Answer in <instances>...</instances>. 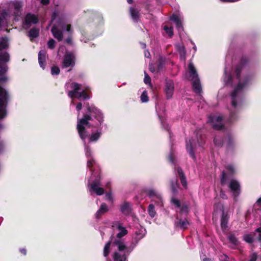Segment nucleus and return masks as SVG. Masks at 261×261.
Segmentation results:
<instances>
[{
  "label": "nucleus",
  "mask_w": 261,
  "mask_h": 261,
  "mask_svg": "<svg viewBox=\"0 0 261 261\" xmlns=\"http://www.w3.org/2000/svg\"><path fill=\"white\" fill-rule=\"evenodd\" d=\"M229 188L233 193L235 196H238L240 194V185L237 180L234 179L231 180L229 183Z\"/></svg>",
  "instance_id": "ddd939ff"
},
{
  "label": "nucleus",
  "mask_w": 261,
  "mask_h": 261,
  "mask_svg": "<svg viewBox=\"0 0 261 261\" xmlns=\"http://www.w3.org/2000/svg\"><path fill=\"white\" fill-rule=\"evenodd\" d=\"M226 168L229 171V175L230 176L233 175L234 174V169L233 167V166L231 165H229L227 166H226Z\"/></svg>",
  "instance_id": "3c124183"
},
{
  "label": "nucleus",
  "mask_w": 261,
  "mask_h": 261,
  "mask_svg": "<svg viewBox=\"0 0 261 261\" xmlns=\"http://www.w3.org/2000/svg\"><path fill=\"white\" fill-rule=\"evenodd\" d=\"M235 142L232 138V137L230 135L228 136V142L227 144V148L229 149H232L234 147Z\"/></svg>",
  "instance_id": "2f4dec72"
},
{
  "label": "nucleus",
  "mask_w": 261,
  "mask_h": 261,
  "mask_svg": "<svg viewBox=\"0 0 261 261\" xmlns=\"http://www.w3.org/2000/svg\"><path fill=\"white\" fill-rule=\"evenodd\" d=\"M114 237L112 236L111 237V240L109 241L105 245L103 248V254L105 257H107L110 251V247L112 243H113Z\"/></svg>",
  "instance_id": "4be33fe9"
},
{
  "label": "nucleus",
  "mask_w": 261,
  "mask_h": 261,
  "mask_svg": "<svg viewBox=\"0 0 261 261\" xmlns=\"http://www.w3.org/2000/svg\"><path fill=\"white\" fill-rule=\"evenodd\" d=\"M180 208V212L181 213H185L188 214L189 213V206L186 204H183Z\"/></svg>",
  "instance_id": "79ce46f5"
},
{
  "label": "nucleus",
  "mask_w": 261,
  "mask_h": 261,
  "mask_svg": "<svg viewBox=\"0 0 261 261\" xmlns=\"http://www.w3.org/2000/svg\"><path fill=\"white\" fill-rule=\"evenodd\" d=\"M165 65V60L163 57H160L158 60V65L156 68V72H160L163 70Z\"/></svg>",
  "instance_id": "5701e85b"
},
{
  "label": "nucleus",
  "mask_w": 261,
  "mask_h": 261,
  "mask_svg": "<svg viewBox=\"0 0 261 261\" xmlns=\"http://www.w3.org/2000/svg\"><path fill=\"white\" fill-rule=\"evenodd\" d=\"M189 225L190 223L186 219L184 220L180 219L175 222V225L176 227L182 229L183 230L187 229L188 226Z\"/></svg>",
  "instance_id": "aec40b11"
},
{
  "label": "nucleus",
  "mask_w": 261,
  "mask_h": 261,
  "mask_svg": "<svg viewBox=\"0 0 261 261\" xmlns=\"http://www.w3.org/2000/svg\"><path fill=\"white\" fill-rule=\"evenodd\" d=\"M171 21H173L175 23L178 22V21L180 20L179 17L175 14H173L170 18Z\"/></svg>",
  "instance_id": "603ef678"
},
{
  "label": "nucleus",
  "mask_w": 261,
  "mask_h": 261,
  "mask_svg": "<svg viewBox=\"0 0 261 261\" xmlns=\"http://www.w3.org/2000/svg\"><path fill=\"white\" fill-rule=\"evenodd\" d=\"M100 170L98 169L96 172H93L92 175L94 176L95 178L93 181L91 182L90 181H88V186L89 187L90 191H93L97 195H102L105 193L103 188L99 187L101 185V176H100Z\"/></svg>",
  "instance_id": "f03ea898"
},
{
  "label": "nucleus",
  "mask_w": 261,
  "mask_h": 261,
  "mask_svg": "<svg viewBox=\"0 0 261 261\" xmlns=\"http://www.w3.org/2000/svg\"><path fill=\"white\" fill-rule=\"evenodd\" d=\"M39 35V30L36 28H32L28 32V36L33 38H37Z\"/></svg>",
  "instance_id": "cd10ccee"
},
{
  "label": "nucleus",
  "mask_w": 261,
  "mask_h": 261,
  "mask_svg": "<svg viewBox=\"0 0 261 261\" xmlns=\"http://www.w3.org/2000/svg\"><path fill=\"white\" fill-rule=\"evenodd\" d=\"M214 144L219 147H221L224 144V137L217 136L214 139Z\"/></svg>",
  "instance_id": "c756f323"
},
{
  "label": "nucleus",
  "mask_w": 261,
  "mask_h": 261,
  "mask_svg": "<svg viewBox=\"0 0 261 261\" xmlns=\"http://www.w3.org/2000/svg\"><path fill=\"white\" fill-rule=\"evenodd\" d=\"M140 11V10L132 7L129 8V14L132 19L135 22H138L140 19L141 16Z\"/></svg>",
  "instance_id": "dca6fc26"
},
{
  "label": "nucleus",
  "mask_w": 261,
  "mask_h": 261,
  "mask_svg": "<svg viewBox=\"0 0 261 261\" xmlns=\"http://www.w3.org/2000/svg\"><path fill=\"white\" fill-rule=\"evenodd\" d=\"M94 163V161L93 159H90L87 161V167L89 168L91 172V173L92 174L93 172H96L97 170L96 169H94V170L92 169V167L93 165V163Z\"/></svg>",
  "instance_id": "ea45409f"
},
{
  "label": "nucleus",
  "mask_w": 261,
  "mask_h": 261,
  "mask_svg": "<svg viewBox=\"0 0 261 261\" xmlns=\"http://www.w3.org/2000/svg\"><path fill=\"white\" fill-rule=\"evenodd\" d=\"M176 24V28L178 29H179L180 28H182V23H181V21L180 20H178V22H176L175 23Z\"/></svg>",
  "instance_id": "774afa93"
},
{
  "label": "nucleus",
  "mask_w": 261,
  "mask_h": 261,
  "mask_svg": "<svg viewBox=\"0 0 261 261\" xmlns=\"http://www.w3.org/2000/svg\"><path fill=\"white\" fill-rule=\"evenodd\" d=\"M101 136V133L97 131L92 133L89 137V141L90 142H96Z\"/></svg>",
  "instance_id": "c85d7f7f"
},
{
  "label": "nucleus",
  "mask_w": 261,
  "mask_h": 261,
  "mask_svg": "<svg viewBox=\"0 0 261 261\" xmlns=\"http://www.w3.org/2000/svg\"><path fill=\"white\" fill-rule=\"evenodd\" d=\"M82 109V103L81 102H78L76 106V110L77 111L80 112Z\"/></svg>",
  "instance_id": "338daca9"
},
{
  "label": "nucleus",
  "mask_w": 261,
  "mask_h": 261,
  "mask_svg": "<svg viewBox=\"0 0 261 261\" xmlns=\"http://www.w3.org/2000/svg\"><path fill=\"white\" fill-rule=\"evenodd\" d=\"M60 70L59 67L54 65L51 69V72L53 75H58L60 73Z\"/></svg>",
  "instance_id": "37998d69"
},
{
  "label": "nucleus",
  "mask_w": 261,
  "mask_h": 261,
  "mask_svg": "<svg viewBox=\"0 0 261 261\" xmlns=\"http://www.w3.org/2000/svg\"><path fill=\"white\" fill-rule=\"evenodd\" d=\"M56 42L53 39H50L47 42L48 47L53 49L55 47Z\"/></svg>",
  "instance_id": "09e8293b"
},
{
  "label": "nucleus",
  "mask_w": 261,
  "mask_h": 261,
  "mask_svg": "<svg viewBox=\"0 0 261 261\" xmlns=\"http://www.w3.org/2000/svg\"><path fill=\"white\" fill-rule=\"evenodd\" d=\"M91 151L90 148L87 146L86 148V155L87 158H89L91 156Z\"/></svg>",
  "instance_id": "69168bd1"
},
{
  "label": "nucleus",
  "mask_w": 261,
  "mask_h": 261,
  "mask_svg": "<svg viewBox=\"0 0 261 261\" xmlns=\"http://www.w3.org/2000/svg\"><path fill=\"white\" fill-rule=\"evenodd\" d=\"M243 67L241 66L240 65L237 64L235 67V74L236 77L237 79L239 80L241 77V74L242 72V71L243 70Z\"/></svg>",
  "instance_id": "c9c22d12"
},
{
  "label": "nucleus",
  "mask_w": 261,
  "mask_h": 261,
  "mask_svg": "<svg viewBox=\"0 0 261 261\" xmlns=\"http://www.w3.org/2000/svg\"><path fill=\"white\" fill-rule=\"evenodd\" d=\"M7 66L1 65L0 63V75H3L7 72Z\"/></svg>",
  "instance_id": "5fc2aeb1"
},
{
  "label": "nucleus",
  "mask_w": 261,
  "mask_h": 261,
  "mask_svg": "<svg viewBox=\"0 0 261 261\" xmlns=\"http://www.w3.org/2000/svg\"><path fill=\"white\" fill-rule=\"evenodd\" d=\"M140 98L142 102H147L149 101V97L146 91H144L142 92Z\"/></svg>",
  "instance_id": "58836bf2"
},
{
  "label": "nucleus",
  "mask_w": 261,
  "mask_h": 261,
  "mask_svg": "<svg viewBox=\"0 0 261 261\" xmlns=\"http://www.w3.org/2000/svg\"><path fill=\"white\" fill-rule=\"evenodd\" d=\"M176 171L178 174V176L180 180L181 184L182 186L186 188L187 187V181L186 176L181 169L180 167H177L176 168Z\"/></svg>",
  "instance_id": "4468645a"
},
{
  "label": "nucleus",
  "mask_w": 261,
  "mask_h": 261,
  "mask_svg": "<svg viewBox=\"0 0 261 261\" xmlns=\"http://www.w3.org/2000/svg\"><path fill=\"white\" fill-rule=\"evenodd\" d=\"M10 60V56L7 52L0 54V63L2 62H8Z\"/></svg>",
  "instance_id": "7c9ffc66"
},
{
  "label": "nucleus",
  "mask_w": 261,
  "mask_h": 261,
  "mask_svg": "<svg viewBox=\"0 0 261 261\" xmlns=\"http://www.w3.org/2000/svg\"><path fill=\"white\" fill-rule=\"evenodd\" d=\"M227 239L229 243L235 246H237L239 244V241L235 234L232 232H229L227 236Z\"/></svg>",
  "instance_id": "b1692460"
},
{
  "label": "nucleus",
  "mask_w": 261,
  "mask_h": 261,
  "mask_svg": "<svg viewBox=\"0 0 261 261\" xmlns=\"http://www.w3.org/2000/svg\"><path fill=\"white\" fill-rule=\"evenodd\" d=\"M192 81V88L193 91L196 94H200L202 92V88L200 79H196Z\"/></svg>",
  "instance_id": "412c9836"
},
{
  "label": "nucleus",
  "mask_w": 261,
  "mask_h": 261,
  "mask_svg": "<svg viewBox=\"0 0 261 261\" xmlns=\"http://www.w3.org/2000/svg\"><path fill=\"white\" fill-rule=\"evenodd\" d=\"M113 244L117 246L118 247V250L119 252H122L124 251V252H125L126 254L127 253L126 251L127 250H129V249L127 247V246L124 244V243L119 239H113Z\"/></svg>",
  "instance_id": "2eb2a0df"
},
{
  "label": "nucleus",
  "mask_w": 261,
  "mask_h": 261,
  "mask_svg": "<svg viewBox=\"0 0 261 261\" xmlns=\"http://www.w3.org/2000/svg\"><path fill=\"white\" fill-rule=\"evenodd\" d=\"M237 116L234 111H230L229 112V116L227 121L229 123H232L233 121L237 120Z\"/></svg>",
  "instance_id": "72a5a7b5"
},
{
  "label": "nucleus",
  "mask_w": 261,
  "mask_h": 261,
  "mask_svg": "<svg viewBox=\"0 0 261 261\" xmlns=\"http://www.w3.org/2000/svg\"><path fill=\"white\" fill-rule=\"evenodd\" d=\"M91 93L89 88L87 87L85 89L83 90L81 92L76 95L74 98H77L79 100H88L91 98L90 94Z\"/></svg>",
  "instance_id": "1a4fd4ad"
},
{
  "label": "nucleus",
  "mask_w": 261,
  "mask_h": 261,
  "mask_svg": "<svg viewBox=\"0 0 261 261\" xmlns=\"http://www.w3.org/2000/svg\"><path fill=\"white\" fill-rule=\"evenodd\" d=\"M148 213L151 218H154L156 215L154 205L153 204H150L148 207Z\"/></svg>",
  "instance_id": "f704fd0d"
},
{
  "label": "nucleus",
  "mask_w": 261,
  "mask_h": 261,
  "mask_svg": "<svg viewBox=\"0 0 261 261\" xmlns=\"http://www.w3.org/2000/svg\"><path fill=\"white\" fill-rule=\"evenodd\" d=\"M164 30L166 32L169 37L171 38L173 35V28L172 27H169L168 25H165L163 27Z\"/></svg>",
  "instance_id": "e433bc0d"
},
{
  "label": "nucleus",
  "mask_w": 261,
  "mask_h": 261,
  "mask_svg": "<svg viewBox=\"0 0 261 261\" xmlns=\"http://www.w3.org/2000/svg\"><path fill=\"white\" fill-rule=\"evenodd\" d=\"M9 95L6 89L0 86V119H3L6 117L7 107Z\"/></svg>",
  "instance_id": "7ed1b4c3"
},
{
  "label": "nucleus",
  "mask_w": 261,
  "mask_h": 261,
  "mask_svg": "<svg viewBox=\"0 0 261 261\" xmlns=\"http://www.w3.org/2000/svg\"><path fill=\"white\" fill-rule=\"evenodd\" d=\"M39 22L38 17L35 14L31 13H27L23 21L22 25L25 29L30 28L31 26V24H37Z\"/></svg>",
  "instance_id": "39448f33"
},
{
  "label": "nucleus",
  "mask_w": 261,
  "mask_h": 261,
  "mask_svg": "<svg viewBox=\"0 0 261 261\" xmlns=\"http://www.w3.org/2000/svg\"><path fill=\"white\" fill-rule=\"evenodd\" d=\"M188 68L189 80L193 81L199 79L197 70L193 63H189L188 65Z\"/></svg>",
  "instance_id": "9b49d317"
},
{
  "label": "nucleus",
  "mask_w": 261,
  "mask_h": 261,
  "mask_svg": "<svg viewBox=\"0 0 261 261\" xmlns=\"http://www.w3.org/2000/svg\"><path fill=\"white\" fill-rule=\"evenodd\" d=\"M5 149V143L3 140H0V154L3 153Z\"/></svg>",
  "instance_id": "13d9d810"
},
{
  "label": "nucleus",
  "mask_w": 261,
  "mask_h": 261,
  "mask_svg": "<svg viewBox=\"0 0 261 261\" xmlns=\"http://www.w3.org/2000/svg\"><path fill=\"white\" fill-rule=\"evenodd\" d=\"M151 78L148 75V74L146 72H145V77L144 79V82L146 84H150L151 83Z\"/></svg>",
  "instance_id": "6e6d98bb"
},
{
  "label": "nucleus",
  "mask_w": 261,
  "mask_h": 261,
  "mask_svg": "<svg viewBox=\"0 0 261 261\" xmlns=\"http://www.w3.org/2000/svg\"><path fill=\"white\" fill-rule=\"evenodd\" d=\"M109 211V208L105 203H102L98 210L95 214V218L97 219H99L101 217Z\"/></svg>",
  "instance_id": "f3484780"
},
{
  "label": "nucleus",
  "mask_w": 261,
  "mask_h": 261,
  "mask_svg": "<svg viewBox=\"0 0 261 261\" xmlns=\"http://www.w3.org/2000/svg\"><path fill=\"white\" fill-rule=\"evenodd\" d=\"M228 180V177L225 171H223L221 173V184L222 185H224Z\"/></svg>",
  "instance_id": "4c0bfd02"
},
{
  "label": "nucleus",
  "mask_w": 261,
  "mask_h": 261,
  "mask_svg": "<svg viewBox=\"0 0 261 261\" xmlns=\"http://www.w3.org/2000/svg\"><path fill=\"white\" fill-rule=\"evenodd\" d=\"M121 211L125 215L129 214L131 212V208L128 202H124L121 206Z\"/></svg>",
  "instance_id": "bb28decb"
},
{
  "label": "nucleus",
  "mask_w": 261,
  "mask_h": 261,
  "mask_svg": "<svg viewBox=\"0 0 261 261\" xmlns=\"http://www.w3.org/2000/svg\"><path fill=\"white\" fill-rule=\"evenodd\" d=\"M224 81L225 85H231L232 84V77L230 73H227L225 72Z\"/></svg>",
  "instance_id": "473e14b6"
},
{
  "label": "nucleus",
  "mask_w": 261,
  "mask_h": 261,
  "mask_svg": "<svg viewBox=\"0 0 261 261\" xmlns=\"http://www.w3.org/2000/svg\"><path fill=\"white\" fill-rule=\"evenodd\" d=\"M128 231L126 229H123V230H121L120 232L117 234L116 237L118 239H121L127 233Z\"/></svg>",
  "instance_id": "8fccbe9b"
},
{
  "label": "nucleus",
  "mask_w": 261,
  "mask_h": 261,
  "mask_svg": "<svg viewBox=\"0 0 261 261\" xmlns=\"http://www.w3.org/2000/svg\"><path fill=\"white\" fill-rule=\"evenodd\" d=\"M84 106L86 109V111L83 114L82 118H77L76 129L80 138L85 142V139L88 136V132L86 130V126L88 127L93 126L90 123V121H92L93 118L95 119L97 122L94 127H98L101 126L104 119L101 111L94 105L86 102L84 103Z\"/></svg>",
  "instance_id": "f257e3e1"
},
{
  "label": "nucleus",
  "mask_w": 261,
  "mask_h": 261,
  "mask_svg": "<svg viewBox=\"0 0 261 261\" xmlns=\"http://www.w3.org/2000/svg\"><path fill=\"white\" fill-rule=\"evenodd\" d=\"M229 219V216L227 213L225 212L224 210H222V213L221 217V228L223 231L225 230L228 227V223Z\"/></svg>",
  "instance_id": "f8f14e48"
},
{
  "label": "nucleus",
  "mask_w": 261,
  "mask_h": 261,
  "mask_svg": "<svg viewBox=\"0 0 261 261\" xmlns=\"http://www.w3.org/2000/svg\"><path fill=\"white\" fill-rule=\"evenodd\" d=\"M213 128L214 129L218 130H223L225 128V126L223 124L220 123V124H214L213 125Z\"/></svg>",
  "instance_id": "a18cd8bd"
},
{
  "label": "nucleus",
  "mask_w": 261,
  "mask_h": 261,
  "mask_svg": "<svg viewBox=\"0 0 261 261\" xmlns=\"http://www.w3.org/2000/svg\"><path fill=\"white\" fill-rule=\"evenodd\" d=\"M75 56L72 53H68L65 55L63 61V67L67 68L73 67L75 65Z\"/></svg>",
  "instance_id": "423d86ee"
},
{
  "label": "nucleus",
  "mask_w": 261,
  "mask_h": 261,
  "mask_svg": "<svg viewBox=\"0 0 261 261\" xmlns=\"http://www.w3.org/2000/svg\"><path fill=\"white\" fill-rule=\"evenodd\" d=\"M186 149H187V151L190 155V156L193 159H195L196 157H195V152L193 150V146L192 145V142H191V140H189V142H187Z\"/></svg>",
  "instance_id": "a878e982"
},
{
  "label": "nucleus",
  "mask_w": 261,
  "mask_h": 261,
  "mask_svg": "<svg viewBox=\"0 0 261 261\" xmlns=\"http://www.w3.org/2000/svg\"><path fill=\"white\" fill-rule=\"evenodd\" d=\"M248 82V80L247 79H246L243 82H239L237 87L234 88L231 93V106L233 108L236 109L238 106L237 97L239 93L241 92L243 89L247 85Z\"/></svg>",
  "instance_id": "20e7f679"
},
{
  "label": "nucleus",
  "mask_w": 261,
  "mask_h": 261,
  "mask_svg": "<svg viewBox=\"0 0 261 261\" xmlns=\"http://www.w3.org/2000/svg\"><path fill=\"white\" fill-rule=\"evenodd\" d=\"M131 250H127L126 252L121 253L119 252H115L113 255L114 261H128L127 256L129 255Z\"/></svg>",
  "instance_id": "6e6552de"
},
{
  "label": "nucleus",
  "mask_w": 261,
  "mask_h": 261,
  "mask_svg": "<svg viewBox=\"0 0 261 261\" xmlns=\"http://www.w3.org/2000/svg\"><path fill=\"white\" fill-rule=\"evenodd\" d=\"M248 62V59L245 56H243L241 58L240 62L238 64L244 68V67L247 65Z\"/></svg>",
  "instance_id": "a19ab883"
},
{
  "label": "nucleus",
  "mask_w": 261,
  "mask_h": 261,
  "mask_svg": "<svg viewBox=\"0 0 261 261\" xmlns=\"http://www.w3.org/2000/svg\"><path fill=\"white\" fill-rule=\"evenodd\" d=\"M66 31L69 33V35L73 34V30L71 29V24H67L65 26Z\"/></svg>",
  "instance_id": "bf43d9fd"
},
{
  "label": "nucleus",
  "mask_w": 261,
  "mask_h": 261,
  "mask_svg": "<svg viewBox=\"0 0 261 261\" xmlns=\"http://www.w3.org/2000/svg\"><path fill=\"white\" fill-rule=\"evenodd\" d=\"M147 195L149 198H152L156 196L155 191L153 189H149L147 191Z\"/></svg>",
  "instance_id": "864d4df0"
},
{
  "label": "nucleus",
  "mask_w": 261,
  "mask_h": 261,
  "mask_svg": "<svg viewBox=\"0 0 261 261\" xmlns=\"http://www.w3.org/2000/svg\"><path fill=\"white\" fill-rule=\"evenodd\" d=\"M51 32L53 36L56 38L58 41H61L63 39V32L60 30L56 26L54 25L51 29Z\"/></svg>",
  "instance_id": "6ab92c4d"
},
{
  "label": "nucleus",
  "mask_w": 261,
  "mask_h": 261,
  "mask_svg": "<svg viewBox=\"0 0 261 261\" xmlns=\"http://www.w3.org/2000/svg\"><path fill=\"white\" fill-rule=\"evenodd\" d=\"M174 86L173 82L171 80H167L165 82L164 91L168 99L171 98L174 93Z\"/></svg>",
  "instance_id": "0eeeda50"
},
{
  "label": "nucleus",
  "mask_w": 261,
  "mask_h": 261,
  "mask_svg": "<svg viewBox=\"0 0 261 261\" xmlns=\"http://www.w3.org/2000/svg\"><path fill=\"white\" fill-rule=\"evenodd\" d=\"M8 46L7 41L5 40L4 38H3V40L0 41V50L6 49L7 48Z\"/></svg>",
  "instance_id": "de8ad7c7"
},
{
  "label": "nucleus",
  "mask_w": 261,
  "mask_h": 261,
  "mask_svg": "<svg viewBox=\"0 0 261 261\" xmlns=\"http://www.w3.org/2000/svg\"><path fill=\"white\" fill-rule=\"evenodd\" d=\"M170 186L172 192L174 194H176L178 192V188H179V184L178 182V180L176 179L175 180H171L170 181Z\"/></svg>",
  "instance_id": "393cba45"
},
{
  "label": "nucleus",
  "mask_w": 261,
  "mask_h": 261,
  "mask_svg": "<svg viewBox=\"0 0 261 261\" xmlns=\"http://www.w3.org/2000/svg\"><path fill=\"white\" fill-rule=\"evenodd\" d=\"M257 258V255L256 253H253L250 255V258L249 261H256Z\"/></svg>",
  "instance_id": "680f3d73"
},
{
  "label": "nucleus",
  "mask_w": 261,
  "mask_h": 261,
  "mask_svg": "<svg viewBox=\"0 0 261 261\" xmlns=\"http://www.w3.org/2000/svg\"><path fill=\"white\" fill-rule=\"evenodd\" d=\"M244 239L246 242L248 243H252L254 240L252 236L250 234L245 235L244 237Z\"/></svg>",
  "instance_id": "49530a36"
},
{
  "label": "nucleus",
  "mask_w": 261,
  "mask_h": 261,
  "mask_svg": "<svg viewBox=\"0 0 261 261\" xmlns=\"http://www.w3.org/2000/svg\"><path fill=\"white\" fill-rule=\"evenodd\" d=\"M82 85L80 84L75 82H72L71 84V88L72 90L69 91L68 96L71 98H74L75 96L79 93V90L81 89Z\"/></svg>",
  "instance_id": "9d476101"
},
{
  "label": "nucleus",
  "mask_w": 261,
  "mask_h": 261,
  "mask_svg": "<svg viewBox=\"0 0 261 261\" xmlns=\"http://www.w3.org/2000/svg\"><path fill=\"white\" fill-rule=\"evenodd\" d=\"M198 143L200 146L202 147L205 143L204 140L202 137H200L199 139H198Z\"/></svg>",
  "instance_id": "e2e57ef3"
},
{
  "label": "nucleus",
  "mask_w": 261,
  "mask_h": 261,
  "mask_svg": "<svg viewBox=\"0 0 261 261\" xmlns=\"http://www.w3.org/2000/svg\"><path fill=\"white\" fill-rule=\"evenodd\" d=\"M178 51L181 56H184L186 54L185 47L183 46L179 48Z\"/></svg>",
  "instance_id": "0e129e2a"
},
{
  "label": "nucleus",
  "mask_w": 261,
  "mask_h": 261,
  "mask_svg": "<svg viewBox=\"0 0 261 261\" xmlns=\"http://www.w3.org/2000/svg\"><path fill=\"white\" fill-rule=\"evenodd\" d=\"M106 197L108 200L110 201L113 200V197L111 191L108 192L106 193Z\"/></svg>",
  "instance_id": "052dcab7"
},
{
  "label": "nucleus",
  "mask_w": 261,
  "mask_h": 261,
  "mask_svg": "<svg viewBox=\"0 0 261 261\" xmlns=\"http://www.w3.org/2000/svg\"><path fill=\"white\" fill-rule=\"evenodd\" d=\"M38 62L40 66L42 69H45L46 66V52L41 50L38 53Z\"/></svg>",
  "instance_id": "a211bd4d"
},
{
  "label": "nucleus",
  "mask_w": 261,
  "mask_h": 261,
  "mask_svg": "<svg viewBox=\"0 0 261 261\" xmlns=\"http://www.w3.org/2000/svg\"><path fill=\"white\" fill-rule=\"evenodd\" d=\"M171 203L174 204L176 207L179 208L181 206V203L180 201L175 198H172L171 199Z\"/></svg>",
  "instance_id": "c03bdc74"
},
{
  "label": "nucleus",
  "mask_w": 261,
  "mask_h": 261,
  "mask_svg": "<svg viewBox=\"0 0 261 261\" xmlns=\"http://www.w3.org/2000/svg\"><path fill=\"white\" fill-rule=\"evenodd\" d=\"M65 42L69 45L72 44V35H69L68 37L65 40Z\"/></svg>",
  "instance_id": "4d7b16f0"
}]
</instances>
